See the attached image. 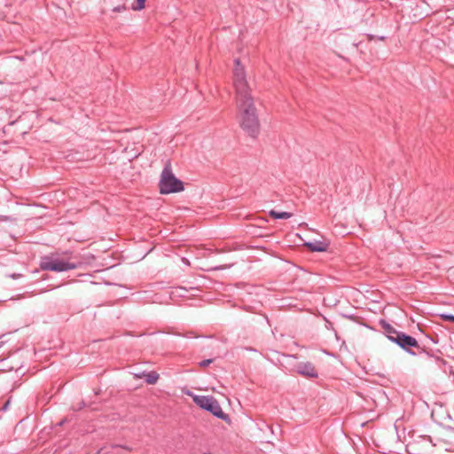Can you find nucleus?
<instances>
[{
	"instance_id": "obj_5",
	"label": "nucleus",
	"mask_w": 454,
	"mask_h": 454,
	"mask_svg": "<svg viewBox=\"0 0 454 454\" xmlns=\"http://www.w3.org/2000/svg\"><path fill=\"white\" fill-rule=\"evenodd\" d=\"M233 68V86L235 89V98L250 96L251 89L247 80V74L239 59L234 60Z\"/></svg>"
},
{
	"instance_id": "obj_11",
	"label": "nucleus",
	"mask_w": 454,
	"mask_h": 454,
	"mask_svg": "<svg viewBox=\"0 0 454 454\" xmlns=\"http://www.w3.org/2000/svg\"><path fill=\"white\" fill-rule=\"evenodd\" d=\"M270 215L275 219H288L292 216V214L288 212H278L275 210H271L270 212Z\"/></svg>"
},
{
	"instance_id": "obj_4",
	"label": "nucleus",
	"mask_w": 454,
	"mask_h": 454,
	"mask_svg": "<svg viewBox=\"0 0 454 454\" xmlns=\"http://www.w3.org/2000/svg\"><path fill=\"white\" fill-rule=\"evenodd\" d=\"M159 187L161 194H169L184 190L183 182L173 174L169 161L165 164L161 172Z\"/></svg>"
},
{
	"instance_id": "obj_10",
	"label": "nucleus",
	"mask_w": 454,
	"mask_h": 454,
	"mask_svg": "<svg viewBox=\"0 0 454 454\" xmlns=\"http://www.w3.org/2000/svg\"><path fill=\"white\" fill-rule=\"evenodd\" d=\"M143 377L145 378V380L146 383L153 385L157 382L159 380V374L156 372H149L146 373H144Z\"/></svg>"
},
{
	"instance_id": "obj_9",
	"label": "nucleus",
	"mask_w": 454,
	"mask_h": 454,
	"mask_svg": "<svg viewBox=\"0 0 454 454\" xmlns=\"http://www.w3.org/2000/svg\"><path fill=\"white\" fill-rule=\"evenodd\" d=\"M305 246L312 252H325L328 249L329 244L325 241H311L305 243Z\"/></svg>"
},
{
	"instance_id": "obj_3",
	"label": "nucleus",
	"mask_w": 454,
	"mask_h": 454,
	"mask_svg": "<svg viewBox=\"0 0 454 454\" xmlns=\"http://www.w3.org/2000/svg\"><path fill=\"white\" fill-rule=\"evenodd\" d=\"M384 329L387 339L397 344L409 354L413 356L416 355L415 352L411 350V348H416L418 349H421V351H424V349L420 348L419 342L414 337L410 336L403 332H399L389 325H387Z\"/></svg>"
},
{
	"instance_id": "obj_16",
	"label": "nucleus",
	"mask_w": 454,
	"mask_h": 454,
	"mask_svg": "<svg viewBox=\"0 0 454 454\" xmlns=\"http://www.w3.org/2000/svg\"><path fill=\"white\" fill-rule=\"evenodd\" d=\"M0 219H1V220H7V217H3V216H1V217H0Z\"/></svg>"
},
{
	"instance_id": "obj_13",
	"label": "nucleus",
	"mask_w": 454,
	"mask_h": 454,
	"mask_svg": "<svg viewBox=\"0 0 454 454\" xmlns=\"http://www.w3.org/2000/svg\"><path fill=\"white\" fill-rule=\"evenodd\" d=\"M211 363H212L211 359H206V360L200 362V366L206 367V366L209 365Z\"/></svg>"
},
{
	"instance_id": "obj_15",
	"label": "nucleus",
	"mask_w": 454,
	"mask_h": 454,
	"mask_svg": "<svg viewBox=\"0 0 454 454\" xmlns=\"http://www.w3.org/2000/svg\"><path fill=\"white\" fill-rule=\"evenodd\" d=\"M121 10V7L114 8L115 12H119Z\"/></svg>"
},
{
	"instance_id": "obj_2",
	"label": "nucleus",
	"mask_w": 454,
	"mask_h": 454,
	"mask_svg": "<svg viewBox=\"0 0 454 454\" xmlns=\"http://www.w3.org/2000/svg\"><path fill=\"white\" fill-rule=\"evenodd\" d=\"M74 257L70 251H65L61 254H52L42 259L40 267L43 270L63 272L77 269L80 262L73 261Z\"/></svg>"
},
{
	"instance_id": "obj_7",
	"label": "nucleus",
	"mask_w": 454,
	"mask_h": 454,
	"mask_svg": "<svg viewBox=\"0 0 454 454\" xmlns=\"http://www.w3.org/2000/svg\"><path fill=\"white\" fill-rule=\"evenodd\" d=\"M433 447L429 436L420 435L407 444V450L411 454H432Z\"/></svg>"
},
{
	"instance_id": "obj_12",
	"label": "nucleus",
	"mask_w": 454,
	"mask_h": 454,
	"mask_svg": "<svg viewBox=\"0 0 454 454\" xmlns=\"http://www.w3.org/2000/svg\"><path fill=\"white\" fill-rule=\"evenodd\" d=\"M146 0H137V6L135 8L136 10H142L145 8V3Z\"/></svg>"
},
{
	"instance_id": "obj_1",
	"label": "nucleus",
	"mask_w": 454,
	"mask_h": 454,
	"mask_svg": "<svg viewBox=\"0 0 454 454\" xmlns=\"http://www.w3.org/2000/svg\"><path fill=\"white\" fill-rule=\"evenodd\" d=\"M237 116L241 129L250 137H256L260 132V121L252 95L235 98Z\"/></svg>"
},
{
	"instance_id": "obj_8",
	"label": "nucleus",
	"mask_w": 454,
	"mask_h": 454,
	"mask_svg": "<svg viewBox=\"0 0 454 454\" xmlns=\"http://www.w3.org/2000/svg\"><path fill=\"white\" fill-rule=\"evenodd\" d=\"M296 372L308 378H317V371L316 370L314 364L310 362H301L298 363L295 366Z\"/></svg>"
},
{
	"instance_id": "obj_6",
	"label": "nucleus",
	"mask_w": 454,
	"mask_h": 454,
	"mask_svg": "<svg viewBox=\"0 0 454 454\" xmlns=\"http://www.w3.org/2000/svg\"><path fill=\"white\" fill-rule=\"evenodd\" d=\"M193 402L200 408L211 412L214 416L224 419L227 416L218 402L212 396L194 395Z\"/></svg>"
},
{
	"instance_id": "obj_14",
	"label": "nucleus",
	"mask_w": 454,
	"mask_h": 454,
	"mask_svg": "<svg viewBox=\"0 0 454 454\" xmlns=\"http://www.w3.org/2000/svg\"><path fill=\"white\" fill-rule=\"evenodd\" d=\"M442 317L448 321L454 322L453 315H443Z\"/></svg>"
}]
</instances>
